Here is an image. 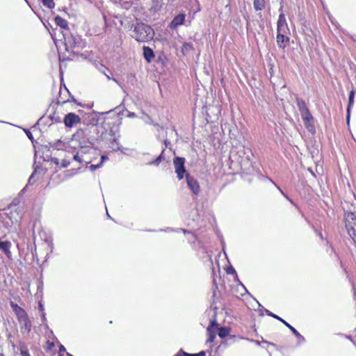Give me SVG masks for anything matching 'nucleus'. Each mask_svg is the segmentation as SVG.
I'll return each instance as SVG.
<instances>
[{
	"instance_id": "nucleus-50",
	"label": "nucleus",
	"mask_w": 356,
	"mask_h": 356,
	"mask_svg": "<svg viewBox=\"0 0 356 356\" xmlns=\"http://www.w3.org/2000/svg\"><path fill=\"white\" fill-rule=\"evenodd\" d=\"M56 122H60V118H56Z\"/></svg>"
},
{
	"instance_id": "nucleus-16",
	"label": "nucleus",
	"mask_w": 356,
	"mask_h": 356,
	"mask_svg": "<svg viewBox=\"0 0 356 356\" xmlns=\"http://www.w3.org/2000/svg\"><path fill=\"white\" fill-rule=\"evenodd\" d=\"M143 56L147 63H151L155 55L153 50L149 47L144 46L143 48Z\"/></svg>"
},
{
	"instance_id": "nucleus-24",
	"label": "nucleus",
	"mask_w": 356,
	"mask_h": 356,
	"mask_svg": "<svg viewBox=\"0 0 356 356\" xmlns=\"http://www.w3.org/2000/svg\"><path fill=\"white\" fill-rule=\"evenodd\" d=\"M230 332V328L227 327H221L218 329V336L220 338H225L228 336Z\"/></svg>"
},
{
	"instance_id": "nucleus-53",
	"label": "nucleus",
	"mask_w": 356,
	"mask_h": 356,
	"mask_svg": "<svg viewBox=\"0 0 356 356\" xmlns=\"http://www.w3.org/2000/svg\"><path fill=\"white\" fill-rule=\"evenodd\" d=\"M68 101H69L68 99H67V100H63V101H62V103H65V102H68Z\"/></svg>"
},
{
	"instance_id": "nucleus-49",
	"label": "nucleus",
	"mask_w": 356,
	"mask_h": 356,
	"mask_svg": "<svg viewBox=\"0 0 356 356\" xmlns=\"http://www.w3.org/2000/svg\"><path fill=\"white\" fill-rule=\"evenodd\" d=\"M241 286L243 288V289H244L245 291H247V289L245 287V286H244L243 284H241Z\"/></svg>"
},
{
	"instance_id": "nucleus-47",
	"label": "nucleus",
	"mask_w": 356,
	"mask_h": 356,
	"mask_svg": "<svg viewBox=\"0 0 356 356\" xmlns=\"http://www.w3.org/2000/svg\"><path fill=\"white\" fill-rule=\"evenodd\" d=\"M241 286L243 288V289H244L245 291H247V289L245 287V286H244L243 284H241Z\"/></svg>"
},
{
	"instance_id": "nucleus-33",
	"label": "nucleus",
	"mask_w": 356,
	"mask_h": 356,
	"mask_svg": "<svg viewBox=\"0 0 356 356\" xmlns=\"http://www.w3.org/2000/svg\"><path fill=\"white\" fill-rule=\"evenodd\" d=\"M227 274H236V270L232 266L228 267L227 269Z\"/></svg>"
},
{
	"instance_id": "nucleus-42",
	"label": "nucleus",
	"mask_w": 356,
	"mask_h": 356,
	"mask_svg": "<svg viewBox=\"0 0 356 356\" xmlns=\"http://www.w3.org/2000/svg\"><path fill=\"white\" fill-rule=\"evenodd\" d=\"M62 350H65V348L63 346H60V351H62Z\"/></svg>"
},
{
	"instance_id": "nucleus-52",
	"label": "nucleus",
	"mask_w": 356,
	"mask_h": 356,
	"mask_svg": "<svg viewBox=\"0 0 356 356\" xmlns=\"http://www.w3.org/2000/svg\"><path fill=\"white\" fill-rule=\"evenodd\" d=\"M42 318H43L44 320L45 319V316H44V312H42Z\"/></svg>"
},
{
	"instance_id": "nucleus-25",
	"label": "nucleus",
	"mask_w": 356,
	"mask_h": 356,
	"mask_svg": "<svg viewBox=\"0 0 356 356\" xmlns=\"http://www.w3.org/2000/svg\"><path fill=\"white\" fill-rule=\"evenodd\" d=\"M206 353L204 351H200L198 353L190 354L185 353L182 350L179 351L175 356H205Z\"/></svg>"
},
{
	"instance_id": "nucleus-54",
	"label": "nucleus",
	"mask_w": 356,
	"mask_h": 356,
	"mask_svg": "<svg viewBox=\"0 0 356 356\" xmlns=\"http://www.w3.org/2000/svg\"><path fill=\"white\" fill-rule=\"evenodd\" d=\"M319 236L323 238V236H322V234L321 233H319Z\"/></svg>"
},
{
	"instance_id": "nucleus-27",
	"label": "nucleus",
	"mask_w": 356,
	"mask_h": 356,
	"mask_svg": "<svg viewBox=\"0 0 356 356\" xmlns=\"http://www.w3.org/2000/svg\"><path fill=\"white\" fill-rule=\"evenodd\" d=\"M164 152L165 149H163L161 154L154 161L149 162V165H159L162 161L165 160Z\"/></svg>"
},
{
	"instance_id": "nucleus-46",
	"label": "nucleus",
	"mask_w": 356,
	"mask_h": 356,
	"mask_svg": "<svg viewBox=\"0 0 356 356\" xmlns=\"http://www.w3.org/2000/svg\"><path fill=\"white\" fill-rule=\"evenodd\" d=\"M241 286L243 288V289H244L245 291H247V289L245 287V286H244L243 284H241Z\"/></svg>"
},
{
	"instance_id": "nucleus-45",
	"label": "nucleus",
	"mask_w": 356,
	"mask_h": 356,
	"mask_svg": "<svg viewBox=\"0 0 356 356\" xmlns=\"http://www.w3.org/2000/svg\"><path fill=\"white\" fill-rule=\"evenodd\" d=\"M241 286L243 288V289H244L245 291H247V289L245 287V286H244L243 284H241Z\"/></svg>"
},
{
	"instance_id": "nucleus-48",
	"label": "nucleus",
	"mask_w": 356,
	"mask_h": 356,
	"mask_svg": "<svg viewBox=\"0 0 356 356\" xmlns=\"http://www.w3.org/2000/svg\"><path fill=\"white\" fill-rule=\"evenodd\" d=\"M241 286L243 288V289H244L245 291H247V289L245 287V286H244L243 284H241Z\"/></svg>"
},
{
	"instance_id": "nucleus-15",
	"label": "nucleus",
	"mask_w": 356,
	"mask_h": 356,
	"mask_svg": "<svg viewBox=\"0 0 356 356\" xmlns=\"http://www.w3.org/2000/svg\"><path fill=\"white\" fill-rule=\"evenodd\" d=\"M11 243L8 241H0V250L4 252L8 258H10L12 253L10 252Z\"/></svg>"
},
{
	"instance_id": "nucleus-10",
	"label": "nucleus",
	"mask_w": 356,
	"mask_h": 356,
	"mask_svg": "<svg viewBox=\"0 0 356 356\" xmlns=\"http://www.w3.org/2000/svg\"><path fill=\"white\" fill-rule=\"evenodd\" d=\"M188 187L195 195H198L200 192V187L198 181L189 174L186 175Z\"/></svg>"
},
{
	"instance_id": "nucleus-36",
	"label": "nucleus",
	"mask_w": 356,
	"mask_h": 356,
	"mask_svg": "<svg viewBox=\"0 0 356 356\" xmlns=\"http://www.w3.org/2000/svg\"><path fill=\"white\" fill-rule=\"evenodd\" d=\"M107 159H108V157L106 156L103 155L101 156V161L99 163H102V164L103 162Z\"/></svg>"
},
{
	"instance_id": "nucleus-5",
	"label": "nucleus",
	"mask_w": 356,
	"mask_h": 356,
	"mask_svg": "<svg viewBox=\"0 0 356 356\" xmlns=\"http://www.w3.org/2000/svg\"><path fill=\"white\" fill-rule=\"evenodd\" d=\"M265 312L266 314L269 316H271L280 321H281L284 325H285L292 332L293 334L298 339L299 341H304L305 338L302 336L293 326H291L289 323H288L286 321L278 316L277 315L272 313L269 310L265 309Z\"/></svg>"
},
{
	"instance_id": "nucleus-56",
	"label": "nucleus",
	"mask_w": 356,
	"mask_h": 356,
	"mask_svg": "<svg viewBox=\"0 0 356 356\" xmlns=\"http://www.w3.org/2000/svg\"><path fill=\"white\" fill-rule=\"evenodd\" d=\"M280 11H282V6L280 7Z\"/></svg>"
},
{
	"instance_id": "nucleus-30",
	"label": "nucleus",
	"mask_w": 356,
	"mask_h": 356,
	"mask_svg": "<svg viewBox=\"0 0 356 356\" xmlns=\"http://www.w3.org/2000/svg\"><path fill=\"white\" fill-rule=\"evenodd\" d=\"M70 164V159H63L61 161L60 166L59 168H67Z\"/></svg>"
},
{
	"instance_id": "nucleus-12",
	"label": "nucleus",
	"mask_w": 356,
	"mask_h": 356,
	"mask_svg": "<svg viewBox=\"0 0 356 356\" xmlns=\"http://www.w3.org/2000/svg\"><path fill=\"white\" fill-rule=\"evenodd\" d=\"M186 15L184 13H179L175 16L169 24L171 29H177L178 26L184 24L185 22Z\"/></svg>"
},
{
	"instance_id": "nucleus-3",
	"label": "nucleus",
	"mask_w": 356,
	"mask_h": 356,
	"mask_svg": "<svg viewBox=\"0 0 356 356\" xmlns=\"http://www.w3.org/2000/svg\"><path fill=\"white\" fill-rule=\"evenodd\" d=\"M345 223L348 235L356 244V215L352 212L346 213Z\"/></svg>"
},
{
	"instance_id": "nucleus-39",
	"label": "nucleus",
	"mask_w": 356,
	"mask_h": 356,
	"mask_svg": "<svg viewBox=\"0 0 356 356\" xmlns=\"http://www.w3.org/2000/svg\"><path fill=\"white\" fill-rule=\"evenodd\" d=\"M163 143H164V145H165V147H168V145H170V143L168 140H165L163 141Z\"/></svg>"
},
{
	"instance_id": "nucleus-19",
	"label": "nucleus",
	"mask_w": 356,
	"mask_h": 356,
	"mask_svg": "<svg viewBox=\"0 0 356 356\" xmlns=\"http://www.w3.org/2000/svg\"><path fill=\"white\" fill-rule=\"evenodd\" d=\"M10 307H12L13 310L17 315V318L22 317V316L26 313L24 309H23L22 307H20L19 306H18L16 303H15L13 302H10Z\"/></svg>"
},
{
	"instance_id": "nucleus-32",
	"label": "nucleus",
	"mask_w": 356,
	"mask_h": 356,
	"mask_svg": "<svg viewBox=\"0 0 356 356\" xmlns=\"http://www.w3.org/2000/svg\"><path fill=\"white\" fill-rule=\"evenodd\" d=\"M102 165V163H98V164H97V165H90L89 168H90V170L91 171H94V170H95L96 169H97V168H100Z\"/></svg>"
},
{
	"instance_id": "nucleus-13",
	"label": "nucleus",
	"mask_w": 356,
	"mask_h": 356,
	"mask_svg": "<svg viewBox=\"0 0 356 356\" xmlns=\"http://www.w3.org/2000/svg\"><path fill=\"white\" fill-rule=\"evenodd\" d=\"M17 318L21 324V329L24 330L28 333L30 332L32 324L27 314L25 313L22 316V317H19Z\"/></svg>"
},
{
	"instance_id": "nucleus-7",
	"label": "nucleus",
	"mask_w": 356,
	"mask_h": 356,
	"mask_svg": "<svg viewBox=\"0 0 356 356\" xmlns=\"http://www.w3.org/2000/svg\"><path fill=\"white\" fill-rule=\"evenodd\" d=\"M277 33H290V30L283 13L280 14L277 22Z\"/></svg>"
},
{
	"instance_id": "nucleus-57",
	"label": "nucleus",
	"mask_w": 356,
	"mask_h": 356,
	"mask_svg": "<svg viewBox=\"0 0 356 356\" xmlns=\"http://www.w3.org/2000/svg\"><path fill=\"white\" fill-rule=\"evenodd\" d=\"M25 1L27 2V1H26V0H25Z\"/></svg>"
},
{
	"instance_id": "nucleus-55",
	"label": "nucleus",
	"mask_w": 356,
	"mask_h": 356,
	"mask_svg": "<svg viewBox=\"0 0 356 356\" xmlns=\"http://www.w3.org/2000/svg\"><path fill=\"white\" fill-rule=\"evenodd\" d=\"M108 79H111L110 76L108 75H106Z\"/></svg>"
},
{
	"instance_id": "nucleus-1",
	"label": "nucleus",
	"mask_w": 356,
	"mask_h": 356,
	"mask_svg": "<svg viewBox=\"0 0 356 356\" xmlns=\"http://www.w3.org/2000/svg\"><path fill=\"white\" fill-rule=\"evenodd\" d=\"M86 130L78 129L72 136L70 145L72 149V159L81 163L85 162L86 165L90 163V161L85 159V154L92 151L90 145H86L88 141Z\"/></svg>"
},
{
	"instance_id": "nucleus-43",
	"label": "nucleus",
	"mask_w": 356,
	"mask_h": 356,
	"mask_svg": "<svg viewBox=\"0 0 356 356\" xmlns=\"http://www.w3.org/2000/svg\"><path fill=\"white\" fill-rule=\"evenodd\" d=\"M279 191L282 193V194H283L285 197H286L284 193L282 192V191L281 190V188H278Z\"/></svg>"
},
{
	"instance_id": "nucleus-44",
	"label": "nucleus",
	"mask_w": 356,
	"mask_h": 356,
	"mask_svg": "<svg viewBox=\"0 0 356 356\" xmlns=\"http://www.w3.org/2000/svg\"><path fill=\"white\" fill-rule=\"evenodd\" d=\"M241 286L243 288V289H244L245 291H247V289L245 287V286H244L243 284H241Z\"/></svg>"
},
{
	"instance_id": "nucleus-11",
	"label": "nucleus",
	"mask_w": 356,
	"mask_h": 356,
	"mask_svg": "<svg viewBox=\"0 0 356 356\" xmlns=\"http://www.w3.org/2000/svg\"><path fill=\"white\" fill-rule=\"evenodd\" d=\"M289 35L290 33H277L276 41L280 49H284L286 47L290 40Z\"/></svg>"
},
{
	"instance_id": "nucleus-31",
	"label": "nucleus",
	"mask_w": 356,
	"mask_h": 356,
	"mask_svg": "<svg viewBox=\"0 0 356 356\" xmlns=\"http://www.w3.org/2000/svg\"><path fill=\"white\" fill-rule=\"evenodd\" d=\"M35 175V171H34L31 175L30 176L29 179V181H28V184L29 185H32L33 184V183L35 182V180H34V177Z\"/></svg>"
},
{
	"instance_id": "nucleus-8",
	"label": "nucleus",
	"mask_w": 356,
	"mask_h": 356,
	"mask_svg": "<svg viewBox=\"0 0 356 356\" xmlns=\"http://www.w3.org/2000/svg\"><path fill=\"white\" fill-rule=\"evenodd\" d=\"M300 115L304 122L305 127L309 131H314L315 128L314 126V118L311 113L309 112V110L300 113Z\"/></svg>"
},
{
	"instance_id": "nucleus-2",
	"label": "nucleus",
	"mask_w": 356,
	"mask_h": 356,
	"mask_svg": "<svg viewBox=\"0 0 356 356\" xmlns=\"http://www.w3.org/2000/svg\"><path fill=\"white\" fill-rule=\"evenodd\" d=\"M154 36L153 29L144 23H137L134 26L132 37L139 42H146Z\"/></svg>"
},
{
	"instance_id": "nucleus-37",
	"label": "nucleus",
	"mask_w": 356,
	"mask_h": 356,
	"mask_svg": "<svg viewBox=\"0 0 356 356\" xmlns=\"http://www.w3.org/2000/svg\"><path fill=\"white\" fill-rule=\"evenodd\" d=\"M39 309L43 312L44 307L41 302H39Z\"/></svg>"
},
{
	"instance_id": "nucleus-38",
	"label": "nucleus",
	"mask_w": 356,
	"mask_h": 356,
	"mask_svg": "<svg viewBox=\"0 0 356 356\" xmlns=\"http://www.w3.org/2000/svg\"><path fill=\"white\" fill-rule=\"evenodd\" d=\"M26 133L27 136H28L31 140H32L33 136H32L31 133L30 131H26Z\"/></svg>"
},
{
	"instance_id": "nucleus-17",
	"label": "nucleus",
	"mask_w": 356,
	"mask_h": 356,
	"mask_svg": "<svg viewBox=\"0 0 356 356\" xmlns=\"http://www.w3.org/2000/svg\"><path fill=\"white\" fill-rule=\"evenodd\" d=\"M217 323L216 321L211 323L210 325L207 327V332L209 334V338L207 340V343H212L216 338V332L213 330V327L216 326Z\"/></svg>"
},
{
	"instance_id": "nucleus-4",
	"label": "nucleus",
	"mask_w": 356,
	"mask_h": 356,
	"mask_svg": "<svg viewBox=\"0 0 356 356\" xmlns=\"http://www.w3.org/2000/svg\"><path fill=\"white\" fill-rule=\"evenodd\" d=\"M173 163L175 165V172L177 175V178L179 180L182 179L186 172L184 166L185 159L183 157L176 156L173 160Z\"/></svg>"
},
{
	"instance_id": "nucleus-26",
	"label": "nucleus",
	"mask_w": 356,
	"mask_h": 356,
	"mask_svg": "<svg viewBox=\"0 0 356 356\" xmlns=\"http://www.w3.org/2000/svg\"><path fill=\"white\" fill-rule=\"evenodd\" d=\"M254 8L256 10H261L265 6L264 0H254L253 2Z\"/></svg>"
},
{
	"instance_id": "nucleus-21",
	"label": "nucleus",
	"mask_w": 356,
	"mask_h": 356,
	"mask_svg": "<svg viewBox=\"0 0 356 356\" xmlns=\"http://www.w3.org/2000/svg\"><path fill=\"white\" fill-rule=\"evenodd\" d=\"M296 102H297V106L298 108V110L300 113L307 111L309 110L307 108L305 102L300 99V98H296Z\"/></svg>"
},
{
	"instance_id": "nucleus-40",
	"label": "nucleus",
	"mask_w": 356,
	"mask_h": 356,
	"mask_svg": "<svg viewBox=\"0 0 356 356\" xmlns=\"http://www.w3.org/2000/svg\"><path fill=\"white\" fill-rule=\"evenodd\" d=\"M128 117H129V118H135L136 117V114L134 113H129L128 114Z\"/></svg>"
},
{
	"instance_id": "nucleus-41",
	"label": "nucleus",
	"mask_w": 356,
	"mask_h": 356,
	"mask_svg": "<svg viewBox=\"0 0 356 356\" xmlns=\"http://www.w3.org/2000/svg\"><path fill=\"white\" fill-rule=\"evenodd\" d=\"M308 170L310 172V173L314 176V177H316V175L315 173L310 169L309 168Z\"/></svg>"
},
{
	"instance_id": "nucleus-18",
	"label": "nucleus",
	"mask_w": 356,
	"mask_h": 356,
	"mask_svg": "<svg viewBox=\"0 0 356 356\" xmlns=\"http://www.w3.org/2000/svg\"><path fill=\"white\" fill-rule=\"evenodd\" d=\"M354 98H355V90H351L350 91V92H349L348 104V107H347L346 120H347L348 122H349V119H350V108L354 104Z\"/></svg>"
},
{
	"instance_id": "nucleus-14",
	"label": "nucleus",
	"mask_w": 356,
	"mask_h": 356,
	"mask_svg": "<svg viewBox=\"0 0 356 356\" xmlns=\"http://www.w3.org/2000/svg\"><path fill=\"white\" fill-rule=\"evenodd\" d=\"M50 145L51 147H52L53 148H55L58 150L65 149L67 152L70 153L71 149L70 145H72V143L70 142V144L67 145L66 143L62 141L61 140H57L54 143H51Z\"/></svg>"
},
{
	"instance_id": "nucleus-29",
	"label": "nucleus",
	"mask_w": 356,
	"mask_h": 356,
	"mask_svg": "<svg viewBox=\"0 0 356 356\" xmlns=\"http://www.w3.org/2000/svg\"><path fill=\"white\" fill-rule=\"evenodd\" d=\"M42 3L44 6H47L49 8H53L55 6L54 0H42Z\"/></svg>"
},
{
	"instance_id": "nucleus-9",
	"label": "nucleus",
	"mask_w": 356,
	"mask_h": 356,
	"mask_svg": "<svg viewBox=\"0 0 356 356\" xmlns=\"http://www.w3.org/2000/svg\"><path fill=\"white\" fill-rule=\"evenodd\" d=\"M81 118L79 115L74 113H69L64 117L63 122L67 127H72L79 123Z\"/></svg>"
},
{
	"instance_id": "nucleus-22",
	"label": "nucleus",
	"mask_w": 356,
	"mask_h": 356,
	"mask_svg": "<svg viewBox=\"0 0 356 356\" xmlns=\"http://www.w3.org/2000/svg\"><path fill=\"white\" fill-rule=\"evenodd\" d=\"M109 147L112 149L113 151L120 150L121 146L120 145L118 138H114L112 140H111Z\"/></svg>"
},
{
	"instance_id": "nucleus-20",
	"label": "nucleus",
	"mask_w": 356,
	"mask_h": 356,
	"mask_svg": "<svg viewBox=\"0 0 356 356\" xmlns=\"http://www.w3.org/2000/svg\"><path fill=\"white\" fill-rule=\"evenodd\" d=\"M56 24L60 28L68 30V22L60 16H56L54 19Z\"/></svg>"
},
{
	"instance_id": "nucleus-6",
	"label": "nucleus",
	"mask_w": 356,
	"mask_h": 356,
	"mask_svg": "<svg viewBox=\"0 0 356 356\" xmlns=\"http://www.w3.org/2000/svg\"><path fill=\"white\" fill-rule=\"evenodd\" d=\"M66 50L70 51L76 47H79L80 38H76L70 33H63Z\"/></svg>"
},
{
	"instance_id": "nucleus-35",
	"label": "nucleus",
	"mask_w": 356,
	"mask_h": 356,
	"mask_svg": "<svg viewBox=\"0 0 356 356\" xmlns=\"http://www.w3.org/2000/svg\"><path fill=\"white\" fill-rule=\"evenodd\" d=\"M72 149H70V153H68V152H67V155H65V157H64V159H70V160H71V159L72 158V157L70 156V154H72Z\"/></svg>"
},
{
	"instance_id": "nucleus-51",
	"label": "nucleus",
	"mask_w": 356,
	"mask_h": 356,
	"mask_svg": "<svg viewBox=\"0 0 356 356\" xmlns=\"http://www.w3.org/2000/svg\"><path fill=\"white\" fill-rule=\"evenodd\" d=\"M56 122H60V118H56Z\"/></svg>"
},
{
	"instance_id": "nucleus-23",
	"label": "nucleus",
	"mask_w": 356,
	"mask_h": 356,
	"mask_svg": "<svg viewBox=\"0 0 356 356\" xmlns=\"http://www.w3.org/2000/svg\"><path fill=\"white\" fill-rule=\"evenodd\" d=\"M193 50V45L191 42H185L181 47V51L184 54H187Z\"/></svg>"
},
{
	"instance_id": "nucleus-34",
	"label": "nucleus",
	"mask_w": 356,
	"mask_h": 356,
	"mask_svg": "<svg viewBox=\"0 0 356 356\" xmlns=\"http://www.w3.org/2000/svg\"><path fill=\"white\" fill-rule=\"evenodd\" d=\"M51 162L55 163L56 165H59V160H58V158L53 157V158L51 159Z\"/></svg>"
},
{
	"instance_id": "nucleus-28",
	"label": "nucleus",
	"mask_w": 356,
	"mask_h": 356,
	"mask_svg": "<svg viewBox=\"0 0 356 356\" xmlns=\"http://www.w3.org/2000/svg\"><path fill=\"white\" fill-rule=\"evenodd\" d=\"M20 353L22 356H31L27 347L24 344L20 346Z\"/></svg>"
}]
</instances>
